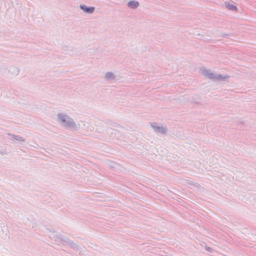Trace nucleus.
Listing matches in <instances>:
<instances>
[{"label": "nucleus", "instance_id": "obj_1", "mask_svg": "<svg viewBox=\"0 0 256 256\" xmlns=\"http://www.w3.org/2000/svg\"><path fill=\"white\" fill-rule=\"evenodd\" d=\"M80 7L82 10L87 13H92L94 10V8L92 6L88 8L86 6L82 5L80 6Z\"/></svg>", "mask_w": 256, "mask_h": 256}, {"label": "nucleus", "instance_id": "obj_2", "mask_svg": "<svg viewBox=\"0 0 256 256\" xmlns=\"http://www.w3.org/2000/svg\"><path fill=\"white\" fill-rule=\"evenodd\" d=\"M128 6L130 8H135L139 6V3L138 2L132 0L128 2Z\"/></svg>", "mask_w": 256, "mask_h": 256}, {"label": "nucleus", "instance_id": "obj_3", "mask_svg": "<svg viewBox=\"0 0 256 256\" xmlns=\"http://www.w3.org/2000/svg\"><path fill=\"white\" fill-rule=\"evenodd\" d=\"M227 6L229 10H236V7L234 6L228 4Z\"/></svg>", "mask_w": 256, "mask_h": 256}, {"label": "nucleus", "instance_id": "obj_4", "mask_svg": "<svg viewBox=\"0 0 256 256\" xmlns=\"http://www.w3.org/2000/svg\"><path fill=\"white\" fill-rule=\"evenodd\" d=\"M113 76V75L111 73H108L106 74V77L107 78H110Z\"/></svg>", "mask_w": 256, "mask_h": 256}]
</instances>
